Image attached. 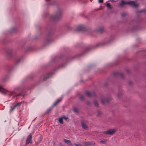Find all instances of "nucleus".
Here are the masks:
<instances>
[{
  "label": "nucleus",
  "instance_id": "9",
  "mask_svg": "<svg viewBox=\"0 0 146 146\" xmlns=\"http://www.w3.org/2000/svg\"><path fill=\"white\" fill-rule=\"evenodd\" d=\"M96 31L97 33L101 34L104 31V29L103 27H100Z\"/></svg>",
  "mask_w": 146,
  "mask_h": 146
},
{
  "label": "nucleus",
  "instance_id": "21",
  "mask_svg": "<svg viewBox=\"0 0 146 146\" xmlns=\"http://www.w3.org/2000/svg\"><path fill=\"white\" fill-rule=\"evenodd\" d=\"M128 15V13L127 12H124L121 14V17H125L126 16Z\"/></svg>",
  "mask_w": 146,
  "mask_h": 146
},
{
  "label": "nucleus",
  "instance_id": "35",
  "mask_svg": "<svg viewBox=\"0 0 146 146\" xmlns=\"http://www.w3.org/2000/svg\"><path fill=\"white\" fill-rule=\"evenodd\" d=\"M109 42H109V41L108 42H105L103 44H104V45L107 44H108Z\"/></svg>",
  "mask_w": 146,
  "mask_h": 146
},
{
  "label": "nucleus",
  "instance_id": "37",
  "mask_svg": "<svg viewBox=\"0 0 146 146\" xmlns=\"http://www.w3.org/2000/svg\"><path fill=\"white\" fill-rule=\"evenodd\" d=\"M60 146H66L65 145H64L63 144L61 143H60Z\"/></svg>",
  "mask_w": 146,
  "mask_h": 146
},
{
  "label": "nucleus",
  "instance_id": "6",
  "mask_svg": "<svg viewBox=\"0 0 146 146\" xmlns=\"http://www.w3.org/2000/svg\"><path fill=\"white\" fill-rule=\"evenodd\" d=\"M128 4L133 7H137L138 6V5L135 4L133 1H128Z\"/></svg>",
  "mask_w": 146,
  "mask_h": 146
},
{
  "label": "nucleus",
  "instance_id": "2",
  "mask_svg": "<svg viewBox=\"0 0 146 146\" xmlns=\"http://www.w3.org/2000/svg\"><path fill=\"white\" fill-rule=\"evenodd\" d=\"M117 131V129L115 128L109 129L108 130L103 132L104 134L111 135Z\"/></svg>",
  "mask_w": 146,
  "mask_h": 146
},
{
  "label": "nucleus",
  "instance_id": "30",
  "mask_svg": "<svg viewBox=\"0 0 146 146\" xmlns=\"http://www.w3.org/2000/svg\"><path fill=\"white\" fill-rule=\"evenodd\" d=\"M74 145L76 146H82V145L80 143H74Z\"/></svg>",
  "mask_w": 146,
  "mask_h": 146
},
{
  "label": "nucleus",
  "instance_id": "16",
  "mask_svg": "<svg viewBox=\"0 0 146 146\" xmlns=\"http://www.w3.org/2000/svg\"><path fill=\"white\" fill-rule=\"evenodd\" d=\"M81 125L83 129H87L88 126L84 123V121H81Z\"/></svg>",
  "mask_w": 146,
  "mask_h": 146
},
{
  "label": "nucleus",
  "instance_id": "29",
  "mask_svg": "<svg viewBox=\"0 0 146 146\" xmlns=\"http://www.w3.org/2000/svg\"><path fill=\"white\" fill-rule=\"evenodd\" d=\"M73 110L75 112L78 113V110L76 108H74L73 109Z\"/></svg>",
  "mask_w": 146,
  "mask_h": 146
},
{
  "label": "nucleus",
  "instance_id": "31",
  "mask_svg": "<svg viewBox=\"0 0 146 146\" xmlns=\"http://www.w3.org/2000/svg\"><path fill=\"white\" fill-rule=\"evenodd\" d=\"M16 30V28H13L11 30V32H14Z\"/></svg>",
  "mask_w": 146,
  "mask_h": 146
},
{
  "label": "nucleus",
  "instance_id": "19",
  "mask_svg": "<svg viewBox=\"0 0 146 146\" xmlns=\"http://www.w3.org/2000/svg\"><path fill=\"white\" fill-rule=\"evenodd\" d=\"M106 6L108 9H112L113 8L111 6L109 3H108L106 4Z\"/></svg>",
  "mask_w": 146,
  "mask_h": 146
},
{
  "label": "nucleus",
  "instance_id": "33",
  "mask_svg": "<svg viewBox=\"0 0 146 146\" xmlns=\"http://www.w3.org/2000/svg\"><path fill=\"white\" fill-rule=\"evenodd\" d=\"M48 40H46V42H45L44 44V45H46L48 44Z\"/></svg>",
  "mask_w": 146,
  "mask_h": 146
},
{
  "label": "nucleus",
  "instance_id": "10",
  "mask_svg": "<svg viewBox=\"0 0 146 146\" xmlns=\"http://www.w3.org/2000/svg\"><path fill=\"white\" fill-rule=\"evenodd\" d=\"M22 104L21 102H19L15 105L13 107H11V109L10 110L11 112H12L15 109L17 106H20Z\"/></svg>",
  "mask_w": 146,
  "mask_h": 146
},
{
  "label": "nucleus",
  "instance_id": "38",
  "mask_svg": "<svg viewBox=\"0 0 146 146\" xmlns=\"http://www.w3.org/2000/svg\"><path fill=\"white\" fill-rule=\"evenodd\" d=\"M62 118H63V119H65L66 120L67 119H68V118H67V117H66L64 116L63 117H62Z\"/></svg>",
  "mask_w": 146,
  "mask_h": 146
},
{
  "label": "nucleus",
  "instance_id": "43",
  "mask_svg": "<svg viewBox=\"0 0 146 146\" xmlns=\"http://www.w3.org/2000/svg\"><path fill=\"white\" fill-rule=\"evenodd\" d=\"M20 61V59H19L18 61H17V62H19Z\"/></svg>",
  "mask_w": 146,
  "mask_h": 146
},
{
  "label": "nucleus",
  "instance_id": "7",
  "mask_svg": "<svg viewBox=\"0 0 146 146\" xmlns=\"http://www.w3.org/2000/svg\"><path fill=\"white\" fill-rule=\"evenodd\" d=\"M86 93L87 95V96L89 98L92 96L95 97L96 96V95L94 92H90L86 91Z\"/></svg>",
  "mask_w": 146,
  "mask_h": 146
},
{
  "label": "nucleus",
  "instance_id": "25",
  "mask_svg": "<svg viewBox=\"0 0 146 146\" xmlns=\"http://www.w3.org/2000/svg\"><path fill=\"white\" fill-rule=\"evenodd\" d=\"M58 121L60 123H61V124L63 123V118H62V117L60 118L59 119Z\"/></svg>",
  "mask_w": 146,
  "mask_h": 146
},
{
  "label": "nucleus",
  "instance_id": "17",
  "mask_svg": "<svg viewBox=\"0 0 146 146\" xmlns=\"http://www.w3.org/2000/svg\"><path fill=\"white\" fill-rule=\"evenodd\" d=\"M31 139L32 137H28L26 141V144L27 145L29 143H31L32 142Z\"/></svg>",
  "mask_w": 146,
  "mask_h": 146
},
{
  "label": "nucleus",
  "instance_id": "45",
  "mask_svg": "<svg viewBox=\"0 0 146 146\" xmlns=\"http://www.w3.org/2000/svg\"><path fill=\"white\" fill-rule=\"evenodd\" d=\"M112 1H114V0H112Z\"/></svg>",
  "mask_w": 146,
  "mask_h": 146
},
{
  "label": "nucleus",
  "instance_id": "8",
  "mask_svg": "<svg viewBox=\"0 0 146 146\" xmlns=\"http://www.w3.org/2000/svg\"><path fill=\"white\" fill-rule=\"evenodd\" d=\"M128 1L126 2L124 0H121L120 3L119 4L120 7H122L125 6L126 4H128Z\"/></svg>",
  "mask_w": 146,
  "mask_h": 146
},
{
  "label": "nucleus",
  "instance_id": "40",
  "mask_svg": "<svg viewBox=\"0 0 146 146\" xmlns=\"http://www.w3.org/2000/svg\"><path fill=\"white\" fill-rule=\"evenodd\" d=\"M129 84L130 85H131L132 84V83L131 82H129Z\"/></svg>",
  "mask_w": 146,
  "mask_h": 146
},
{
  "label": "nucleus",
  "instance_id": "34",
  "mask_svg": "<svg viewBox=\"0 0 146 146\" xmlns=\"http://www.w3.org/2000/svg\"><path fill=\"white\" fill-rule=\"evenodd\" d=\"M98 2L100 3H102L103 2V0H98Z\"/></svg>",
  "mask_w": 146,
  "mask_h": 146
},
{
  "label": "nucleus",
  "instance_id": "26",
  "mask_svg": "<svg viewBox=\"0 0 146 146\" xmlns=\"http://www.w3.org/2000/svg\"><path fill=\"white\" fill-rule=\"evenodd\" d=\"M102 112H101L99 110L97 111V115L98 116H99L102 115Z\"/></svg>",
  "mask_w": 146,
  "mask_h": 146
},
{
  "label": "nucleus",
  "instance_id": "12",
  "mask_svg": "<svg viewBox=\"0 0 146 146\" xmlns=\"http://www.w3.org/2000/svg\"><path fill=\"white\" fill-rule=\"evenodd\" d=\"M113 75L115 76H120L121 78H123L124 77V74L122 73H118L117 72H114L113 74Z\"/></svg>",
  "mask_w": 146,
  "mask_h": 146
},
{
  "label": "nucleus",
  "instance_id": "14",
  "mask_svg": "<svg viewBox=\"0 0 146 146\" xmlns=\"http://www.w3.org/2000/svg\"><path fill=\"white\" fill-rule=\"evenodd\" d=\"M64 141L69 146H73L72 143L69 140L64 139Z\"/></svg>",
  "mask_w": 146,
  "mask_h": 146
},
{
  "label": "nucleus",
  "instance_id": "11",
  "mask_svg": "<svg viewBox=\"0 0 146 146\" xmlns=\"http://www.w3.org/2000/svg\"><path fill=\"white\" fill-rule=\"evenodd\" d=\"M95 143L91 142H85L83 143L82 146H90V145H95Z\"/></svg>",
  "mask_w": 146,
  "mask_h": 146
},
{
  "label": "nucleus",
  "instance_id": "22",
  "mask_svg": "<svg viewBox=\"0 0 146 146\" xmlns=\"http://www.w3.org/2000/svg\"><path fill=\"white\" fill-rule=\"evenodd\" d=\"M53 108V106H52L51 107H50L49 109H48L46 111V113H49L51 111L52 109Z\"/></svg>",
  "mask_w": 146,
  "mask_h": 146
},
{
  "label": "nucleus",
  "instance_id": "1",
  "mask_svg": "<svg viewBox=\"0 0 146 146\" xmlns=\"http://www.w3.org/2000/svg\"><path fill=\"white\" fill-rule=\"evenodd\" d=\"M62 14V10L58 9L56 12L55 15L52 16L51 18V21H57L60 18Z\"/></svg>",
  "mask_w": 146,
  "mask_h": 146
},
{
  "label": "nucleus",
  "instance_id": "24",
  "mask_svg": "<svg viewBox=\"0 0 146 146\" xmlns=\"http://www.w3.org/2000/svg\"><path fill=\"white\" fill-rule=\"evenodd\" d=\"M107 141V140L106 139H104L100 141V142L103 144H105Z\"/></svg>",
  "mask_w": 146,
  "mask_h": 146
},
{
  "label": "nucleus",
  "instance_id": "27",
  "mask_svg": "<svg viewBox=\"0 0 146 146\" xmlns=\"http://www.w3.org/2000/svg\"><path fill=\"white\" fill-rule=\"evenodd\" d=\"M79 99L80 100H81L82 101H84L85 100V98L83 96L81 95Z\"/></svg>",
  "mask_w": 146,
  "mask_h": 146
},
{
  "label": "nucleus",
  "instance_id": "36",
  "mask_svg": "<svg viewBox=\"0 0 146 146\" xmlns=\"http://www.w3.org/2000/svg\"><path fill=\"white\" fill-rule=\"evenodd\" d=\"M16 93V91H13L12 92V94H10V95H11L12 94H15Z\"/></svg>",
  "mask_w": 146,
  "mask_h": 146
},
{
  "label": "nucleus",
  "instance_id": "42",
  "mask_svg": "<svg viewBox=\"0 0 146 146\" xmlns=\"http://www.w3.org/2000/svg\"><path fill=\"white\" fill-rule=\"evenodd\" d=\"M32 135L31 134H30L29 135H28V137H32Z\"/></svg>",
  "mask_w": 146,
  "mask_h": 146
},
{
  "label": "nucleus",
  "instance_id": "4",
  "mask_svg": "<svg viewBox=\"0 0 146 146\" xmlns=\"http://www.w3.org/2000/svg\"><path fill=\"white\" fill-rule=\"evenodd\" d=\"M86 29L84 25H80L78 27L76 31L84 32L86 31Z\"/></svg>",
  "mask_w": 146,
  "mask_h": 146
},
{
  "label": "nucleus",
  "instance_id": "3",
  "mask_svg": "<svg viewBox=\"0 0 146 146\" xmlns=\"http://www.w3.org/2000/svg\"><path fill=\"white\" fill-rule=\"evenodd\" d=\"M51 76L52 74L51 73H48L46 75L40 78L39 81V82L40 83L42 81H46L48 78L51 77Z\"/></svg>",
  "mask_w": 146,
  "mask_h": 146
},
{
  "label": "nucleus",
  "instance_id": "28",
  "mask_svg": "<svg viewBox=\"0 0 146 146\" xmlns=\"http://www.w3.org/2000/svg\"><path fill=\"white\" fill-rule=\"evenodd\" d=\"M94 104L95 105V106L96 107H98L99 104L98 103V102L96 101H94Z\"/></svg>",
  "mask_w": 146,
  "mask_h": 146
},
{
  "label": "nucleus",
  "instance_id": "32",
  "mask_svg": "<svg viewBox=\"0 0 146 146\" xmlns=\"http://www.w3.org/2000/svg\"><path fill=\"white\" fill-rule=\"evenodd\" d=\"M86 104L88 105H90V103L88 101L86 102Z\"/></svg>",
  "mask_w": 146,
  "mask_h": 146
},
{
  "label": "nucleus",
  "instance_id": "13",
  "mask_svg": "<svg viewBox=\"0 0 146 146\" xmlns=\"http://www.w3.org/2000/svg\"><path fill=\"white\" fill-rule=\"evenodd\" d=\"M62 98L61 97L59 98L56 101L54 102V103L53 104L52 106L54 107L56 106L58 104V103L60 102L62 100Z\"/></svg>",
  "mask_w": 146,
  "mask_h": 146
},
{
  "label": "nucleus",
  "instance_id": "20",
  "mask_svg": "<svg viewBox=\"0 0 146 146\" xmlns=\"http://www.w3.org/2000/svg\"><path fill=\"white\" fill-rule=\"evenodd\" d=\"M0 91L2 93H5V92L6 90L0 86Z\"/></svg>",
  "mask_w": 146,
  "mask_h": 146
},
{
  "label": "nucleus",
  "instance_id": "23",
  "mask_svg": "<svg viewBox=\"0 0 146 146\" xmlns=\"http://www.w3.org/2000/svg\"><path fill=\"white\" fill-rule=\"evenodd\" d=\"M122 94V91H119V92H118L117 94V96L118 98H120V97H121Z\"/></svg>",
  "mask_w": 146,
  "mask_h": 146
},
{
  "label": "nucleus",
  "instance_id": "18",
  "mask_svg": "<svg viewBox=\"0 0 146 146\" xmlns=\"http://www.w3.org/2000/svg\"><path fill=\"white\" fill-rule=\"evenodd\" d=\"M38 141H36V139H35V143H39L42 140V137H38Z\"/></svg>",
  "mask_w": 146,
  "mask_h": 146
},
{
  "label": "nucleus",
  "instance_id": "39",
  "mask_svg": "<svg viewBox=\"0 0 146 146\" xmlns=\"http://www.w3.org/2000/svg\"><path fill=\"white\" fill-rule=\"evenodd\" d=\"M126 72H127V73L128 74L129 73H130V71L129 70H126Z\"/></svg>",
  "mask_w": 146,
  "mask_h": 146
},
{
  "label": "nucleus",
  "instance_id": "15",
  "mask_svg": "<svg viewBox=\"0 0 146 146\" xmlns=\"http://www.w3.org/2000/svg\"><path fill=\"white\" fill-rule=\"evenodd\" d=\"M7 55L9 58L11 57L12 56V51L11 49H9L7 51Z\"/></svg>",
  "mask_w": 146,
  "mask_h": 146
},
{
  "label": "nucleus",
  "instance_id": "5",
  "mask_svg": "<svg viewBox=\"0 0 146 146\" xmlns=\"http://www.w3.org/2000/svg\"><path fill=\"white\" fill-rule=\"evenodd\" d=\"M111 99L110 98L108 97L105 98L104 99H102L101 100V102L103 105L105 104L106 102L109 104L110 103Z\"/></svg>",
  "mask_w": 146,
  "mask_h": 146
},
{
  "label": "nucleus",
  "instance_id": "41",
  "mask_svg": "<svg viewBox=\"0 0 146 146\" xmlns=\"http://www.w3.org/2000/svg\"><path fill=\"white\" fill-rule=\"evenodd\" d=\"M21 94H15V96H19V95H21Z\"/></svg>",
  "mask_w": 146,
  "mask_h": 146
},
{
  "label": "nucleus",
  "instance_id": "44",
  "mask_svg": "<svg viewBox=\"0 0 146 146\" xmlns=\"http://www.w3.org/2000/svg\"><path fill=\"white\" fill-rule=\"evenodd\" d=\"M64 66H62V67H64Z\"/></svg>",
  "mask_w": 146,
  "mask_h": 146
}]
</instances>
